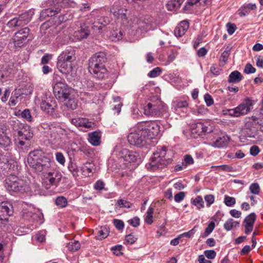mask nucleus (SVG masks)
<instances>
[{
    "label": "nucleus",
    "instance_id": "obj_1",
    "mask_svg": "<svg viewBox=\"0 0 263 263\" xmlns=\"http://www.w3.org/2000/svg\"><path fill=\"white\" fill-rule=\"evenodd\" d=\"M27 162L29 166L37 173H45L51 167L50 159L45 156L43 152L39 149L29 153Z\"/></svg>",
    "mask_w": 263,
    "mask_h": 263
},
{
    "label": "nucleus",
    "instance_id": "obj_2",
    "mask_svg": "<svg viewBox=\"0 0 263 263\" xmlns=\"http://www.w3.org/2000/svg\"><path fill=\"white\" fill-rule=\"evenodd\" d=\"M172 161V159L167 153V148L162 146L154 153L150 161L146 164V167L148 170L154 171L171 163Z\"/></svg>",
    "mask_w": 263,
    "mask_h": 263
},
{
    "label": "nucleus",
    "instance_id": "obj_3",
    "mask_svg": "<svg viewBox=\"0 0 263 263\" xmlns=\"http://www.w3.org/2000/svg\"><path fill=\"white\" fill-rule=\"evenodd\" d=\"M172 161V159L167 153V148L162 146L154 153L150 161L146 164V167L148 170L154 171L171 163Z\"/></svg>",
    "mask_w": 263,
    "mask_h": 263
},
{
    "label": "nucleus",
    "instance_id": "obj_4",
    "mask_svg": "<svg viewBox=\"0 0 263 263\" xmlns=\"http://www.w3.org/2000/svg\"><path fill=\"white\" fill-rule=\"evenodd\" d=\"M5 186L10 193L23 194L30 192L31 189L27 182L15 175H10L5 180Z\"/></svg>",
    "mask_w": 263,
    "mask_h": 263
},
{
    "label": "nucleus",
    "instance_id": "obj_5",
    "mask_svg": "<svg viewBox=\"0 0 263 263\" xmlns=\"http://www.w3.org/2000/svg\"><path fill=\"white\" fill-rule=\"evenodd\" d=\"M67 139V131L60 126L51 127L49 139L53 148H61L65 145Z\"/></svg>",
    "mask_w": 263,
    "mask_h": 263
},
{
    "label": "nucleus",
    "instance_id": "obj_6",
    "mask_svg": "<svg viewBox=\"0 0 263 263\" xmlns=\"http://www.w3.org/2000/svg\"><path fill=\"white\" fill-rule=\"evenodd\" d=\"M136 128L148 140L154 138L160 132L159 122L155 121L139 122L136 125Z\"/></svg>",
    "mask_w": 263,
    "mask_h": 263
},
{
    "label": "nucleus",
    "instance_id": "obj_7",
    "mask_svg": "<svg viewBox=\"0 0 263 263\" xmlns=\"http://www.w3.org/2000/svg\"><path fill=\"white\" fill-rule=\"evenodd\" d=\"M71 4L72 2L69 0H48L44 7L49 8L41 11V17L44 18L47 16L51 17L60 13V9L57 7V5H60L61 7H69Z\"/></svg>",
    "mask_w": 263,
    "mask_h": 263
},
{
    "label": "nucleus",
    "instance_id": "obj_8",
    "mask_svg": "<svg viewBox=\"0 0 263 263\" xmlns=\"http://www.w3.org/2000/svg\"><path fill=\"white\" fill-rule=\"evenodd\" d=\"M52 87L55 98L61 101L67 99L70 95L71 89L65 83L64 80L55 79L52 84Z\"/></svg>",
    "mask_w": 263,
    "mask_h": 263
},
{
    "label": "nucleus",
    "instance_id": "obj_9",
    "mask_svg": "<svg viewBox=\"0 0 263 263\" xmlns=\"http://www.w3.org/2000/svg\"><path fill=\"white\" fill-rule=\"evenodd\" d=\"M33 136V134L31 131L30 127L25 126V127L21 131H19L17 134H14V143L17 146L22 148L26 144L25 140H30Z\"/></svg>",
    "mask_w": 263,
    "mask_h": 263
},
{
    "label": "nucleus",
    "instance_id": "obj_10",
    "mask_svg": "<svg viewBox=\"0 0 263 263\" xmlns=\"http://www.w3.org/2000/svg\"><path fill=\"white\" fill-rule=\"evenodd\" d=\"M164 110L162 102L158 100L155 102H149L144 107V113L147 116L159 117Z\"/></svg>",
    "mask_w": 263,
    "mask_h": 263
},
{
    "label": "nucleus",
    "instance_id": "obj_11",
    "mask_svg": "<svg viewBox=\"0 0 263 263\" xmlns=\"http://www.w3.org/2000/svg\"><path fill=\"white\" fill-rule=\"evenodd\" d=\"M29 32V28L25 27L15 33L11 39L14 46L16 48H21L26 45Z\"/></svg>",
    "mask_w": 263,
    "mask_h": 263
},
{
    "label": "nucleus",
    "instance_id": "obj_12",
    "mask_svg": "<svg viewBox=\"0 0 263 263\" xmlns=\"http://www.w3.org/2000/svg\"><path fill=\"white\" fill-rule=\"evenodd\" d=\"M41 108L45 113L57 117L55 111L58 105L55 100L52 97H45L41 103Z\"/></svg>",
    "mask_w": 263,
    "mask_h": 263
},
{
    "label": "nucleus",
    "instance_id": "obj_13",
    "mask_svg": "<svg viewBox=\"0 0 263 263\" xmlns=\"http://www.w3.org/2000/svg\"><path fill=\"white\" fill-rule=\"evenodd\" d=\"M258 119L255 116L246 119L244 130L246 135L250 138H255L257 135Z\"/></svg>",
    "mask_w": 263,
    "mask_h": 263
},
{
    "label": "nucleus",
    "instance_id": "obj_14",
    "mask_svg": "<svg viewBox=\"0 0 263 263\" xmlns=\"http://www.w3.org/2000/svg\"><path fill=\"white\" fill-rule=\"evenodd\" d=\"M129 133L127 136L128 142L133 145L141 147L146 144L147 138L143 134L139 132V129Z\"/></svg>",
    "mask_w": 263,
    "mask_h": 263
},
{
    "label": "nucleus",
    "instance_id": "obj_15",
    "mask_svg": "<svg viewBox=\"0 0 263 263\" xmlns=\"http://www.w3.org/2000/svg\"><path fill=\"white\" fill-rule=\"evenodd\" d=\"M12 206L8 202L0 203V227L5 226L8 217L12 214Z\"/></svg>",
    "mask_w": 263,
    "mask_h": 263
},
{
    "label": "nucleus",
    "instance_id": "obj_16",
    "mask_svg": "<svg viewBox=\"0 0 263 263\" xmlns=\"http://www.w3.org/2000/svg\"><path fill=\"white\" fill-rule=\"evenodd\" d=\"M45 187L48 189L51 186H57L61 180L62 175L57 171L52 172H48L44 176Z\"/></svg>",
    "mask_w": 263,
    "mask_h": 263
},
{
    "label": "nucleus",
    "instance_id": "obj_17",
    "mask_svg": "<svg viewBox=\"0 0 263 263\" xmlns=\"http://www.w3.org/2000/svg\"><path fill=\"white\" fill-rule=\"evenodd\" d=\"M127 9L122 7L120 3H115L110 9V12L118 20L124 24L127 21Z\"/></svg>",
    "mask_w": 263,
    "mask_h": 263
},
{
    "label": "nucleus",
    "instance_id": "obj_18",
    "mask_svg": "<svg viewBox=\"0 0 263 263\" xmlns=\"http://www.w3.org/2000/svg\"><path fill=\"white\" fill-rule=\"evenodd\" d=\"M106 61V54L103 52H99L93 54L89 60V67L104 66Z\"/></svg>",
    "mask_w": 263,
    "mask_h": 263
},
{
    "label": "nucleus",
    "instance_id": "obj_19",
    "mask_svg": "<svg viewBox=\"0 0 263 263\" xmlns=\"http://www.w3.org/2000/svg\"><path fill=\"white\" fill-rule=\"evenodd\" d=\"M58 59L72 63L76 60L75 50L71 47L66 49L59 55Z\"/></svg>",
    "mask_w": 263,
    "mask_h": 263
},
{
    "label": "nucleus",
    "instance_id": "obj_20",
    "mask_svg": "<svg viewBox=\"0 0 263 263\" xmlns=\"http://www.w3.org/2000/svg\"><path fill=\"white\" fill-rule=\"evenodd\" d=\"M253 103L251 99L247 98L243 102L236 107V114L238 117L247 114L251 110Z\"/></svg>",
    "mask_w": 263,
    "mask_h": 263
},
{
    "label": "nucleus",
    "instance_id": "obj_21",
    "mask_svg": "<svg viewBox=\"0 0 263 263\" xmlns=\"http://www.w3.org/2000/svg\"><path fill=\"white\" fill-rule=\"evenodd\" d=\"M256 215L255 213H252L248 215L244 219L243 225L245 227V233L249 234L252 231Z\"/></svg>",
    "mask_w": 263,
    "mask_h": 263
},
{
    "label": "nucleus",
    "instance_id": "obj_22",
    "mask_svg": "<svg viewBox=\"0 0 263 263\" xmlns=\"http://www.w3.org/2000/svg\"><path fill=\"white\" fill-rule=\"evenodd\" d=\"M89 71L93 76L99 80L105 78L107 75V70L105 66H96L89 67Z\"/></svg>",
    "mask_w": 263,
    "mask_h": 263
},
{
    "label": "nucleus",
    "instance_id": "obj_23",
    "mask_svg": "<svg viewBox=\"0 0 263 263\" xmlns=\"http://www.w3.org/2000/svg\"><path fill=\"white\" fill-rule=\"evenodd\" d=\"M121 157L127 163L135 162L138 157L136 152L130 151L127 149H123L121 151Z\"/></svg>",
    "mask_w": 263,
    "mask_h": 263
},
{
    "label": "nucleus",
    "instance_id": "obj_24",
    "mask_svg": "<svg viewBox=\"0 0 263 263\" xmlns=\"http://www.w3.org/2000/svg\"><path fill=\"white\" fill-rule=\"evenodd\" d=\"M6 132V129L2 126H0V146L3 148L8 147L12 144L11 138Z\"/></svg>",
    "mask_w": 263,
    "mask_h": 263
},
{
    "label": "nucleus",
    "instance_id": "obj_25",
    "mask_svg": "<svg viewBox=\"0 0 263 263\" xmlns=\"http://www.w3.org/2000/svg\"><path fill=\"white\" fill-rule=\"evenodd\" d=\"M230 141V138L228 135H224L219 137L214 141L210 144V145L215 148H221L227 147Z\"/></svg>",
    "mask_w": 263,
    "mask_h": 263
},
{
    "label": "nucleus",
    "instance_id": "obj_26",
    "mask_svg": "<svg viewBox=\"0 0 263 263\" xmlns=\"http://www.w3.org/2000/svg\"><path fill=\"white\" fill-rule=\"evenodd\" d=\"M57 67L59 70L62 73L67 74L70 73L72 70V63L65 62L58 59Z\"/></svg>",
    "mask_w": 263,
    "mask_h": 263
},
{
    "label": "nucleus",
    "instance_id": "obj_27",
    "mask_svg": "<svg viewBox=\"0 0 263 263\" xmlns=\"http://www.w3.org/2000/svg\"><path fill=\"white\" fill-rule=\"evenodd\" d=\"M189 28V23L187 21L181 22L174 30V34L178 37L183 36Z\"/></svg>",
    "mask_w": 263,
    "mask_h": 263
},
{
    "label": "nucleus",
    "instance_id": "obj_28",
    "mask_svg": "<svg viewBox=\"0 0 263 263\" xmlns=\"http://www.w3.org/2000/svg\"><path fill=\"white\" fill-rule=\"evenodd\" d=\"M90 34V31L86 26H81L80 29L76 31L73 33V36L78 40H81L86 39Z\"/></svg>",
    "mask_w": 263,
    "mask_h": 263
},
{
    "label": "nucleus",
    "instance_id": "obj_29",
    "mask_svg": "<svg viewBox=\"0 0 263 263\" xmlns=\"http://www.w3.org/2000/svg\"><path fill=\"white\" fill-rule=\"evenodd\" d=\"M64 102V106L69 110H74L78 107V101L70 95L62 101Z\"/></svg>",
    "mask_w": 263,
    "mask_h": 263
},
{
    "label": "nucleus",
    "instance_id": "obj_30",
    "mask_svg": "<svg viewBox=\"0 0 263 263\" xmlns=\"http://www.w3.org/2000/svg\"><path fill=\"white\" fill-rule=\"evenodd\" d=\"M101 134L99 132L95 131L88 134V141L93 146H98L101 142Z\"/></svg>",
    "mask_w": 263,
    "mask_h": 263
},
{
    "label": "nucleus",
    "instance_id": "obj_31",
    "mask_svg": "<svg viewBox=\"0 0 263 263\" xmlns=\"http://www.w3.org/2000/svg\"><path fill=\"white\" fill-rule=\"evenodd\" d=\"M109 23V19L107 16H101L97 20V21H95L93 23H92L93 24L92 27L93 29L95 28H97V30H100L101 29L102 26H105Z\"/></svg>",
    "mask_w": 263,
    "mask_h": 263
},
{
    "label": "nucleus",
    "instance_id": "obj_32",
    "mask_svg": "<svg viewBox=\"0 0 263 263\" xmlns=\"http://www.w3.org/2000/svg\"><path fill=\"white\" fill-rule=\"evenodd\" d=\"M33 12L31 11L25 12L20 15L18 18L22 26L27 24L30 21Z\"/></svg>",
    "mask_w": 263,
    "mask_h": 263
},
{
    "label": "nucleus",
    "instance_id": "obj_33",
    "mask_svg": "<svg viewBox=\"0 0 263 263\" xmlns=\"http://www.w3.org/2000/svg\"><path fill=\"white\" fill-rule=\"evenodd\" d=\"M256 9V6L255 4H245L239 9V15L241 16H245L248 14L251 10H255Z\"/></svg>",
    "mask_w": 263,
    "mask_h": 263
},
{
    "label": "nucleus",
    "instance_id": "obj_34",
    "mask_svg": "<svg viewBox=\"0 0 263 263\" xmlns=\"http://www.w3.org/2000/svg\"><path fill=\"white\" fill-rule=\"evenodd\" d=\"M242 79V76L237 70L232 72L229 76L228 82L229 83H237L239 82Z\"/></svg>",
    "mask_w": 263,
    "mask_h": 263
},
{
    "label": "nucleus",
    "instance_id": "obj_35",
    "mask_svg": "<svg viewBox=\"0 0 263 263\" xmlns=\"http://www.w3.org/2000/svg\"><path fill=\"white\" fill-rule=\"evenodd\" d=\"M184 0H170L167 4L166 7L168 10L174 11L178 9Z\"/></svg>",
    "mask_w": 263,
    "mask_h": 263
},
{
    "label": "nucleus",
    "instance_id": "obj_36",
    "mask_svg": "<svg viewBox=\"0 0 263 263\" xmlns=\"http://www.w3.org/2000/svg\"><path fill=\"white\" fill-rule=\"evenodd\" d=\"M239 224V222L235 221L232 218H229L224 223L223 227L226 231H229L238 227Z\"/></svg>",
    "mask_w": 263,
    "mask_h": 263
},
{
    "label": "nucleus",
    "instance_id": "obj_37",
    "mask_svg": "<svg viewBox=\"0 0 263 263\" xmlns=\"http://www.w3.org/2000/svg\"><path fill=\"white\" fill-rule=\"evenodd\" d=\"M109 234V231L105 227H102L100 230L96 232V238L98 240H102L107 237Z\"/></svg>",
    "mask_w": 263,
    "mask_h": 263
},
{
    "label": "nucleus",
    "instance_id": "obj_38",
    "mask_svg": "<svg viewBox=\"0 0 263 263\" xmlns=\"http://www.w3.org/2000/svg\"><path fill=\"white\" fill-rule=\"evenodd\" d=\"M11 127L12 130L13 135L14 134H17L19 131H21L25 126L21 123L18 120L12 121Z\"/></svg>",
    "mask_w": 263,
    "mask_h": 263
},
{
    "label": "nucleus",
    "instance_id": "obj_39",
    "mask_svg": "<svg viewBox=\"0 0 263 263\" xmlns=\"http://www.w3.org/2000/svg\"><path fill=\"white\" fill-rule=\"evenodd\" d=\"M93 165L91 163H86L81 168L82 173L84 176H90L92 173Z\"/></svg>",
    "mask_w": 263,
    "mask_h": 263
},
{
    "label": "nucleus",
    "instance_id": "obj_40",
    "mask_svg": "<svg viewBox=\"0 0 263 263\" xmlns=\"http://www.w3.org/2000/svg\"><path fill=\"white\" fill-rule=\"evenodd\" d=\"M192 203L196 206L198 210L204 208V201L200 196H197L192 201Z\"/></svg>",
    "mask_w": 263,
    "mask_h": 263
},
{
    "label": "nucleus",
    "instance_id": "obj_41",
    "mask_svg": "<svg viewBox=\"0 0 263 263\" xmlns=\"http://www.w3.org/2000/svg\"><path fill=\"white\" fill-rule=\"evenodd\" d=\"M67 247L70 251H76L80 248V243L77 240L71 241L67 244Z\"/></svg>",
    "mask_w": 263,
    "mask_h": 263
},
{
    "label": "nucleus",
    "instance_id": "obj_42",
    "mask_svg": "<svg viewBox=\"0 0 263 263\" xmlns=\"http://www.w3.org/2000/svg\"><path fill=\"white\" fill-rule=\"evenodd\" d=\"M20 90H16L14 95L10 98L9 100V104L10 105L15 106L18 102V99L21 96Z\"/></svg>",
    "mask_w": 263,
    "mask_h": 263
},
{
    "label": "nucleus",
    "instance_id": "obj_43",
    "mask_svg": "<svg viewBox=\"0 0 263 263\" xmlns=\"http://www.w3.org/2000/svg\"><path fill=\"white\" fill-rule=\"evenodd\" d=\"M94 123L89 121L85 118H81L80 127L85 128H91L94 126Z\"/></svg>",
    "mask_w": 263,
    "mask_h": 263
},
{
    "label": "nucleus",
    "instance_id": "obj_44",
    "mask_svg": "<svg viewBox=\"0 0 263 263\" xmlns=\"http://www.w3.org/2000/svg\"><path fill=\"white\" fill-rule=\"evenodd\" d=\"M121 98L119 96H117V97L114 98V102L118 103V104L115 105L113 109L114 110H116L118 114L120 113V112L121 111V107L123 106V104L121 102Z\"/></svg>",
    "mask_w": 263,
    "mask_h": 263
},
{
    "label": "nucleus",
    "instance_id": "obj_45",
    "mask_svg": "<svg viewBox=\"0 0 263 263\" xmlns=\"http://www.w3.org/2000/svg\"><path fill=\"white\" fill-rule=\"evenodd\" d=\"M55 204L61 208L65 207L67 204V199L64 196H59L55 199Z\"/></svg>",
    "mask_w": 263,
    "mask_h": 263
},
{
    "label": "nucleus",
    "instance_id": "obj_46",
    "mask_svg": "<svg viewBox=\"0 0 263 263\" xmlns=\"http://www.w3.org/2000/svg\"><path fill=\"white\" fill-rule=\"evenodd\" d=\"M189 104L185 100L179 101L174 102V106L175 110L177 111L178 109L186 108L188 107Z\"/></svg>",
    "mask_w": 263,
    "mask_h": 263
},
{
    "label": "nucleus",
    "instance_id": "obj_47",
    "mask_svg": "<svg viewBox=\"0 0 263 263\" xmlns=\"http://www.w3.org/2000/svg\"><path fill=\"white\" fill-rule=\"evenodd\" d=\"M22 118L26 119L28 122H32L33 121L30 111L29 109H24L21 114Z\"/></svg>",
    "mask_w": 263,
    "mask_h": 263
},
{
    "label": "nucleus",
    "instance_id": "obj_48",
    "mask_svg": "<svg viewBox=\"0 0 263 263\" xmlns=\"http://www.w3.org/2000/svg\"><path fill=\"white\" fill-rule=\"evenodd\" d=\"M7 26L9 28L22 26L18 17H14L10 20L7 23Z\"/></svg>",
    "mask_w": 263,
    "mask_h": 263
},
{
    "label": "nucleus",
    "instance_id": "obj_49",
    "mask_svg": "<svg viewBox=\"0 0 263 263\" xmlns=\"http://www.w3.org/2000/svg\"><path fill=\"white\" fill-rule=\"evenodd\" d=\"M224 202L228 206H232L236 203V199L234 197L226 195L224 199Z\"/></svg>",
    "mask_w": 263,
    "mask_h": 263
},
{
    "label": "nucleus",
    "instance_id": "obj_50",
    "mask_svg": "<svg viewBox=\"0 0 263 263\" xmlns=\"http://www.w3.org/2000/svg\"><path fill=\"white\" fill-rule=\"evenodd\" d=\"M203 123L201 122H197L194 124H193L192 127L196 130V132L198 135L202 134L203 133Z\"/></svg>",
    "mask_w": 263,
    "mask_h": 263
},
{
    "label": "nucleus",
    "instance_id": "obj_51",
    "mask_svg": "<svg viewBox=\"0 0 263 263\" xmlns=\"http://www.w3.org/2000/svg\"><path fill=\"white\" fill-rule=\"evenodd\" d=\"M250 190L251 193L258 195L260 192V187L258 183H254L250 186Z\"/></svg>",
    "mask_w": 263,
    "mask_h": 263
},
{
    "label": "nucleus",
    "instance_id": "obj_52",
    "mask_svg": "<svg viewBox=\"0 0 263 263\" xmlns=\"http://www.w3.org/2000/svg\"><path fill=\"white\" fill-rule=\"evenodd\" d=\"M204 200L206 202V205L207 207H210L215 201V197L213 195L209 194L204 196Z\"/></svg>",
    "mask_w": 263,
    "mask_h": 263
},
{
    "label": "nucleus",
    "instance_id": "obj_53",
    "mask_svg": "<svg viewBox=\"0 0 263 263\" xmlns=\"http://www.w3.org/2000/svg\"><path fill=\"white\" fill-rule=\"evenodd\" d=\"M118 206L119 208H130L131 207V204L129 202L126 200H124L122 199H119L117 201V203Z\"/></svg>",
    "mask_w": 263,
    "mask_h": 263
},
{
    "label": "nucleus",
    "instance_id": "obj_54",
    "mask_svg": "<svg viewBox=\"0 0 263 263\" xmlns=\"http://www.w3.org/2000/svg\"><path fill=\"white\" fill-rule=\"evenodd\" d=\"M161 72V69L160 67H156L151 70L148 73V76L150 78H155L159 76Z\"/></svg>",
    "mask_w": 263,
    "mask_h": 263
},
{
    "label": "nucleus",
    "instance_id": "obj_55",
    "mask_svg": "<svg viewBox=\"0 0 263 263\" xmlns=\"http://www.w3.org/2000/svg\"><path fill=\"white\" fill-rule=\"evenodd\" d=\"M137 240V237L133 234L131 233L127 235L125 237V241L129 244L134 243Z\"/></svg>",
    "mask_w": 263,
    "mask_h": 263
},
{
    "label": "nucleus",
    "instance_id": "obj_56",
    "mask_svg": "<svg viewBox=\"0 0 263 263\" xmlns=\"http://www.w3.org/2000/svg\"><path fill=\"white\" fill-rule=\"evenodd\" d=\"M204 255L209 259H213L215 258L216 253L214 250H205L204 252Z\"/></svg>",
    "mask_w": 263,
    "mask_h": 263
},
{
    "label": "nucleus",
    "instance_id": "obj_57",
    "mask_svg": "<svg viewBox=\"0 0 263 263\" xmlns=\"http://www.w3.org/2000/svg\"><path fill=\"white\" fill-rule=\"evenodd\" d=\"M255 71L256 69L254 67H253L251 64L248 63L246 65L244 69L245 73L247 74H250L255 73Z\"/></svg>",
    "mask_w": 263,
    "mask_h": 263
},
{
    "label": "nucleus",
    "instance_id": "obj_58",
    "mask_svg": "<svg viewBox=\"0 0 263 263\" xmlns=\"http://www.w3.org/2000/svg\"><path fill=\"white\" fill-rule=\"evenodd\" d=\"M56 160L61 164L64 165L65 163V159L62 153L57 152L55 154Z\"/></svg>",
    "mask_w": 263,
    "mask_h": 263
},
{
    "label": "nucleus",
    "instance_id": "obj_59",
    "mask_svg": "<svg viewBox=\"0 0 263 263\" xmlns=\"http://www.w3.org/2000/svg\"><path fill=\"white\" fill-rule=\"evenodd\" d=\"M113 223L115 227L119 230H122L124 228V222L119 219H114Z\"/></svg>",
    "mask_w": 263,
    "mask_h": 263
},
{
    "label": "nucleus",
    "instance_id": "obj_60",
    "mask_svg": "<svg viewBox=\"0 0 263 263\" xmlns=\"http://www.w3.org/2000/svg\"><path fill=\"white\" fill-rule=\"evenodd\" d=\"M227 27L228 32L230 35L233 34L236 29V25L235 24H231V23H228L227 24Z\"/></svg>",
    "mask_w": 263,
    "mask_h": 263
},
{
    "label": "nucleus",
    "instance_id": "obj_61",
    "mask_svg": "<svg viewBox=\"0 0 263 263\" xmlns=\"http://www.w3.org/2000/svg\"><path fill=\"white\" fill-rule=\"evenodd\" d=\"M122 246L121 245H117L112 247L111 250L113 251V253L117 256H120L122 254L121 252Z\"/></svg>",
    "mask_w": 263,
    "mask_h": 263
},
{
    "label": "nucleus",
    "instance_id": "obj_62",
    "mask_svg": "<svg viewBox=\"0 0 263 263\" xmlns=\"http://www.w3.org/2000/svg\"><path fill=\"white\" fill-rule=\"evenodd\" d=\"M204 99L208 106H210L214 103V100L211 96L208 93L204 95Z\"/></svg>",
    "mask_w": 263,
    "mask_h": 263
},
{
    "label": "nucleus",
    "instance_id": "obj_63",
    "mask_svg": "<svg viewBox=\"0 0 263 263\" xmlns=\"http://www.w3.org/2000/svg\"><path fill=\"white\" fill-rule=\"evenodd\" d=\"M184 197L185 193L183 192H180L175 195L174 199L176 202H179L183 200Z\"/></svg>",
    "mask_w": 263,
    "mask_h": 263
},
{
    "label": "nucleus",
    "instance_id": "obj_64",
    "mask_svg": "<svg viewBox=\"0 0 263 263\" xmlns=\"http://www.w3.org/2000/svg\"><path fill=\"white\" fill-rule=\"evenodd\" d=\"M128 223L134 227H137L140 224V219L138 217H134L128 221Z\"/></svg>",
    "mask_w": 263,
    "mask_h": 263
}]
</instances>
